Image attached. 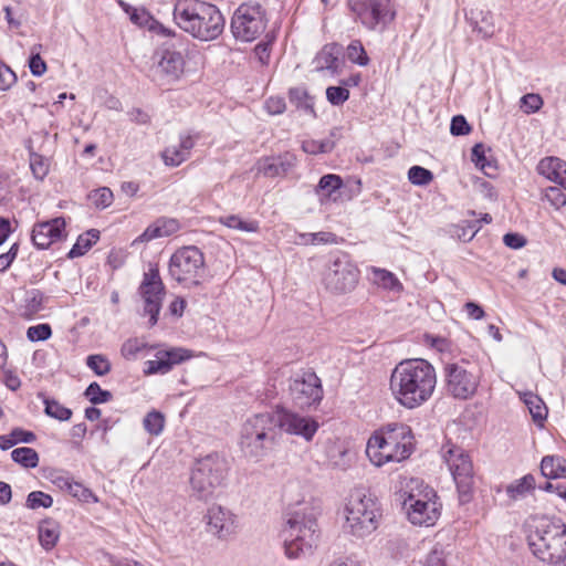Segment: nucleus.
<instances>
[{
    "label": "nucleus",
    "instance_id": "1",
    "mask_svg": "<svg viewBox=\"0 0 566 566\" xmlns=\"http://www.w3.org/2000/svg\"><path fill=\"white\" fill-rule=\"evenodd\" d=\"M437 385L434 367L421 358L400 361L392 370L389 389L395 400L407 409H415L427 402Z\"/></svg>",
    "mask_w": 566,
    "mask_h": 566
},
{
    "label": "nucleus",
    "instance_id": "2",
    "mask_svg": "<svg viewBox=\"0 0 566 566\" xmlns=\"http://www.w3.org/2000/svg\"><path fill=\"white\" fill-rule=\"evenodd\" d=\"M527 543L535 557L559 565L566 556V524L556 516H531L526 523Z\"/></svg>",
    "mask_w": 566,
    "mask_h": 566
},
{
    "label": "nucleus",
    "instance_id": "3",
    "mask_svg": "<svg viewBox=\"0 0 566 566\" xmlns=\"http://www.w3.org/2000/svg\"><path fill=\"white\" fill-rule=\"evenodd\" d=\"M174 20L181 30L200 41L217 39L226 23L214 4L200 0H178L174 7Z\"/></svg>",
    "mask_w": 566,
    "mask_h": 566
},
{
    "label": "nucleus",
    "instance_id": "4",
    "mask_svg": "<svg viewBox=\"0 0 566 566\" xmlns=\"http://www.w3.org/2000/svg\"><path fill=\"white\" fill-rule=\"evenodd\" d=\"M413 440L409 426L389 423L368 439L366 454L377 467L388 462H401L411 455Z\"/></svg>",
    "mask_w": 566,
    "mask_h": 566
},
{
    "label": "nucleus",
    "instance_id": "5",
    "mask_svg": "<svg viewBox=\"0 0 566 566\" xmlns=\"http://www.w3.org/2000/svg\"><path fill=\"white\" fill-rule=\"evenodd\" d=\"M343 531L357 538H364L378 527L379 506L377 500L364 490L350 493L344 507Z\"/></svg>",
    "mask_w": 566,
    "mask_h": 566
},
{
    "label": "nucleus",
    "instance_id": "6",
    "mask_svg": "<svg viewBox=\"0 0 566 566\" xmlns=\"http://www.w3.org/2000/svg\"><path fill=\"white\" fill-rule=\"evenodd\" d=\"M276 437L273 413H256L244 422L240 444L248 457L259 460L275 444Z\"/></svg>",
    "mask_w": 566,
    "mask_h": 566
},
{
    "label": "nucleus",
    "instance_id": "7",
    "mask_svg": "<svg viewBox=\"0 0 566 566\" xmlns=\"http://www.w3.org/2000/svg\"><path fill=\"white\" fill-rule=\"evenodd\" d=\"M408 488L409 492L401 495H407L402 505L408 520L419 526L433 525L440 515L434 490L417 479H411Z\"/></svg>",
    "mask_w": 566,
    "mask_h": 566
},
{
    "label": "nucleus",
    "instance_id": "8",
    "mask_svg": "<svg viewBox=\"0 0 566 566\" xmlns=\"http://www.w3.org/2000/svg\"><path fill=\"white\" fill-rule=\"evenodd\" d=\"M228 470L227 460L218 454L198 460L190 476L192 491L199 499H208L223 484Z\"/></svg>",
    "mask_w": 566,
    "mask_h": 566
},
{
    "label": "nucleus",
    "instance_id": "9",
    "mask_svg": "<svg viewBox=\"0 0 566 566\" xmlns=\"http://www.w3.org/2000/svg\"><path fill=\"white\" fill-rule=\"evenodd\" d=\"M170 277L185 287L198 286L205 276V256L195 245L178 249L169 260Z\"/></svg>",
    "mask_w": 566,
    "mask_h": 566
},
{
    "label": "nucleus",
    "instance_id": "10",
    "mask_svg": "<svg viewBox=\"0 0 566 566\" xmlns=\"http://www.w3.org/2000/svg\"><path fill=\"white\" fill-rule=\"evenodd\" d=\"M440 452L457 484L460 501L462 503L468 502L474 483L473 463L470 454L462 447L450 441L441 447Z\"/></svg>",
    "mask_w": 566,
    "mask_h": 566
},
{
    "label": "nucleus",
    "instance_id": "11",
    "mask_svg": "<svg viewBox=\"0 0 566 566\" xmlns=\"http://www.w3.org/2000/svg\"><path fill=\"white\" fill-rule=\"evenodd\" d=\"M355 20L369 31H384L396 18L391 0H347Z\"/></svg>",
    "mask_w": 566,
    "mask_h": 566
},
{
    "label": "nucleus",
    "instance_id": "12",
    "mask_svg": "<svg viewBox=\"0 0 566 566\" xmlns=\"http://www.w3.org/2000/svg\"><path fill=\"white\" fill-rule=\"evenodd\" d=\"M268 24L265 10L259 3H242L231 19V32L237 40L251 42L258 39Z\"/></svg>",
    "mask_w": 566,
    "mask_h": 566
},
{
    "label": "nucleus",
    "instance_id": "13",
    "mask_svg": "<svg viewBox=\"0 0 566 566\" xmlns=\"http://www.w3.org/2000/svg\"><path fill=\"white\" fill-rule=\"evenodd\" d=\"M443 376L447 392L455 399H470L480 385L479 371L465 360L447 364Z\"/></svg>",
    "mask_w": 566,
    "mask_h": 566
},
{
    "label": "nucleus",
    "instance_id": "14",
    "mask_svg": "<svg viewBox=\"0 0 566 566\" xmlns=\"http://www.w3.org/2000/svg\"><path fill=\"white\" fill-rule=\"evenodd\" d=\"M359 279V270L353 263L349 255L339 252L326 266L323 275L325 287L336 294L347 293L355 289Z\"/></svg>",
    "mask_w": 566,
    "mask_h": 566
},
{
    "label": "nucleus",
    "instance_id": "15",
    "mask_svg": "<svg viewBox=\"0 0 566 566\" xmlns=\"http://www.w3.org/2000/svg\"><path fill=\"white\" fill-rule=\"evenodd\" d=\"M290 396L300 409L318 403L323 398L321 379L311 370L295 374L290 381Z\"/></svg>",
    "mask_w": 566,
    "mask_h": 566
},
{
    "label": "nucleus",
    "instance_id": "16",
    "mask_svg": "<svg viewBox=\"0 0 566 566\" xmlns=\"http://www.w3.org/2000/svg\"><path fill=\"white\" fill-rule=\"evenodd\" d=\"M277 430L312 441L318 430V422L308 416L298 415L285 407L277 406L272 411Z\"/></svg>",
    "mask_w": 566,
    "mask_h": 566
},
{
    "label": "nucleus",
    "instance_id": "17",
    "mask_svg": "<svg viewBox=\"0 0 566 566\" xmlns=\"http://www.w3.org/2000/svg\"><path fill=\"white\" fill-rule=\"evenodd\" d=\"M139 293L144 301V313L149 315V326H154L157 324L165 295V286L158 269L151 268L144 274Z\"/></svg>",
    "mask_w": 566,
    "mask_h": 566
},
{
    "label": "nucleus",
    "instance_id": "18",
    "mask_svg": "<svg viewBox=\"0 0 566 566\" xmlns=\"http://www.w3.org/2000/svg\"><path fill=\"white\" fill-rule=\"evenodd\" d=\"M305 524L306 526L317 527V512L311 503L297 502L285 514V525L282 530L284 547L297 539L298 533L304 528L303 525Z\"/></svg>",
    "mask_w": 566,
    "mask_h": 566
},
{
    "label": "nucleus",
    "instance_id": "19",
    "mask_svg": "<svg viewBox=\"0 0 566 566\" xmlns=\"http://www.w3.org/2000/svg\"><path fill=\"white\" fill-rule=\"evenodd\" d=\"M190 357L191 354L189 350L180 347L158 350L155 355V359H150L145 363L144 373L146 375H165L169 373L175 365L181 364Z\"/></svg>",
    "mask_w": 566,
    "mask_h": 566
},
{
    "label": "nucleus",
    "instance_id": "20",
    "mask_svg": "<svg viewBox=\"0 0 566 566\" xmlns=\"http://www.w3.org/2000/svg\"><path fill=\"white\" fill-rule=\"evenodd\" d=\"M207 530L219 538H227L235 530V516L226 507L212 505L208 509Z\"/></svg>",
    "mask_w": 566,
    "mask_h": 566
},
{
    "label": "nucleus",
    "instance_id": "21",
    "mask_svg": "<svg viewBox=\"0 0 566 566\" xmlns=\"http://www.w3.org/2000/svg\"><path fill=\"white\" fill-rule=\"evenodd\" d=\"M65 221L63 218H55L50 221L38 223L32 230V241L39 249H48L52 243L65 237Z\"/></svg>",
    "mask_w": 566,
    "mask_h": 566
},
{
    "label": "nucleus",
    "instance_id": "22",
    "mask_svg": "<svg viewBox=\"0 0 566 566\" xmlns=\"http://www.w3.org/2000/svg\"><path fill=\"white\" fill-rule=\"evenodd\" d=\"M304 528L298 533L297 539L293 541L291 545L284 547L285 555L290 559H297L311 555L317 546L319 539V527H311V525H303Z\"/></svg>",
    "mask_w": 566,
    "mask_h": 566
},
{
    "label": "nucleus",
    "instance_id": "23",
    "mask_svg": "<svg viewBox=\"0 0 566 566\" xmlns=\"http://www.w3.org/2000/svg\"><path fill=\"white\" fill-rule=\"evenodd\" d=\"M185 61L180 52L163 50L156 64V75L163 82H174L184 73Z\"/></svg>",
    "mask_w": 566,
    "mask_h": 566
},
{
    "label": "nucleus",
    "instance_id": "24",
    "mask_svg": "<svg viewBox=\"0 0 566 566\" xmlns=\"http://www.w3.org/2000/svg\"><path fill=\"white\" fill-rule=\"evenodd\" d=\"M342 54L343 48L339 44L324 45L313 61L315 71H327L332 75L338 74L343 65Z\"/></svg>",
    "mask_w": 566,
    "mask_h": 566
},
{
    "label": "nucleus",
    "instance_id": "25",
    "mask_svg": "<svg viewBox=\"0 0 566 566\" xmlns=\"http://www.w3.org/2000/svg\"><path fill=\"white\" fill-rule=\"evenodd\" d=\"M343 187L344 184L340 176L327 174L321 177L318 184L314 188V193L322 206L335 203L342 199Z\"/></svg>",
    "mask_w": 566,
    "mask_h": 566
},
{
    "label": "nucleus",
    "instance_id": "26",
    "mask_svg": "<svg viewBox=\"0 0 566 566\" xmlns=\"http://www.w3.org/2000/svg\"><path fill=\"white\" fill-rule=\"evenodd\" d=\"M295 166V157L285 153L276 157H265L259 160L258 171L265 177H283Z\"/></svg>",
    "mask_w": 566,
    "mask_h": 566
},
{
    "label": "nucleus",
    "instance_id": "27",
    "mask_svg": "<svg viewBox=\"0 0 566 566\" xmlns=\"http://www.w3.org/2000/svg\"><path fill=\"white\" fill-rule=\"evenodd\" d=\"M467 19L482 39H491L496 32L494 15L490 10L471 9Z\"/></svg>",
    "mask_w": 566,
    "mask_h": 566
},
{
    "label": "nucleus",
    "instance_id": "28",
    "mask_svg": "<svg viewBox=\"0 0 566 566\" xmlns=\"http://www.w3.org/2000/svg\"><path fill=\"white\" fill-rule=\"evenodd\" d=\"M537 171L566 190V161L557 157H546L538 163Z\"/></svg>",
    "mask_w": 566,
    "mask_h": 566
},
{
    "label": "nucleus",
    "instance_id": "29",
    "mask_svg": "<svg viewBox=\"0 0 566 566\" xmlns=\"http://www.w3.org/2000/svg\"><path fill=\"white\" fill-rule=\"evenodd\" d=\"M38 532L41 546L44 549L50 551L59 541L60 525L56 521L46 518L39 524Z\"/></svg>",
    "mask_w": 566,
    "mask_h": 566
},
{
    "label": "nucleus",
    "instance_id": "30",
    "mask_svg": "<svg viewBox=\"0 0 566 566\" xmlns=\"http://www.w3.org/2000/svg\"><path fill=\"white\" fill-rule=\"evenodd\" d=\"M541 472L547 479L566 478V459L560 455H546L541 462Z\"/></svg>",
    "mask_w": 566,
    "mask_h": 566
},
{
    "label": "nucleus",
    "instance_id": "31",
    "mask_svg": "<svg viewBox=\"0 0 566 566\" xmlns=\"http://www.w3.org/2000/svg\"><path fill=\"white\" fill-rule=\"evenodd\" d=\"M536 486L535 478L532 474H526L510 483L505 491L511 501H517L526 497Z\"/></svg>",
    "mask_w": 566,
    "mask_h": 566
},
{
    "label": "nucleus",
    "instance_id": "32",
    "mask_svg": "<svg viewBox=\"0 0 566 566\" xmlns=\"http://www.w3.org/2000/svg\"><path fill=\"white\" fill-rule=\"evenodd\" d=\"M99 239V231L91 229L81 234L69 252V258L74 259L84 255Z\"/></svg>",
    "mask_w": 566,
    "mask_h": 566
},
{
    "label": "nucleus",
    "instance_id": "33",
    "mask_svg": "<svg viewBox=\"0 0 566 566\" xmlns=\"http://www.w3.org/2000/svg\"><path fill=\"white\" fill-rule=\"evenodd\" d=\"M522 399L527 406L533 420L537 423H542L547 417V408L544 401L533 392L523 394Z\"/></svg>",
    "mask_w": 566,
    "mask_h": 566
},
{
    "label": "nucleus",
    "instance_id": "34",
    "mask_svg": "<svg viewBox=\"0 0 566 566\" xmlns=\"http://www.w3.org/2000/svg\"><path fill=\"white\" fill-rule=\"evenodd\" d=\"M371 275L373 282L382 289L390 291H399L402 289V285L397 276L390 271L373 268Z\"/></svg>",
    "mask_w": 566,
    "mask_h": 566
},
{
    "label": "nucleus",
    "instance_id": "35",
    "mask_svg": "<svg viewBox=\"0 0 566 566\" xmlns=\"http://www.w3.org/2000/svg\"><path fill=\"white\" fill-rule=\"evenodd\" d=\"M219 222L230 229L242 232H256L259 222L255 220H243L237 214H227L219 217Z\"/></svg>",
    "mask_w": 566,
    "mask_h": 566
},
{
    "label": "nucleus",
    "instance_id": "36",
    "mask_svg": "<svg viewBox=\"0 0 566 566\" xmlns=\"http://www.w3.org/2000/svg\"><path fill=\"white\" fill-rule=\"evenodd\" d=\"M290 102L297 108L304 109L306 113L315 115L313 98L308 95L304 87H294L289 92Z\"/></svg>",
    "mask_w": 566,
    "mask_h": 566
},
{
    "label": "nucleus",
    "instance_id": "37",
    "mask_svg": "<svg viewBox=\"0 0 566 566\" xmlns=\"http://www.w3.org/2000/svg\"><path fill=\"white\" fill-rule=\"evenodd\" d=\"M11 458L14 462L21 464L24 468L33 469L39 464L38 452L28 447L17 448L11 452Z\"/></svg>",
    "mask_w": 566,
    "mask_h": 566
},
{
    "label": "nucleus",
    "instance_id": "38",
    "mask_svg": "<svg viewBox=\"0 0 566 566\" xmlns=\"http://www.w3.org/2000/svg\"><path fill=\"white\" fill-rule=\"evenodd\" d=\"M144 429L151 436H159L165 426L164 415L153 410L148 412L143 420Z\"/></svg>",
    "mask_w": 566,
    "mask_h": 566
},
{
    "label": "nucleus",
    "instance_id": "39",
    "mask_svg": "<svg viewBox=\"0 0 566 566\" xmlns=\"http://www.w3.org/2000/svg\"><path fill=\"white\" fill-rule=\"evenodd\" d=\"M43 402L46 416L60 421H66L72 417V410L62 406L59 401L45 398Z\"/></svg>",
    "mask_w": 566,
    "mask_h": 566
},
{
    "label": "nucleus",
    "instance_id": "40",
    "mask_svg": "<svg viewBox=\"0 0 566 566\" xmlns=\"http://www.w3.org/2000/svg\"><path fill=\"white\" fill-rule=\"evenodd\" d=\"M66 492L71 494L73 497L77 499L81 502L84 503H96L98 502V499L96 495L92 492L91 489L83 485L81 482L72 480L70 483V486L67 488Z\"/></svg>",
    "mask_w": 566,
    "mask_h": 566
},
{
    "label": "nucleus",
    "instance_id": "41",
    "mask_svg": "<svg viewBox=\"0 0 566 566\" xmlns=\"http://www.w3.org/2000/svg\"><path fill=\"white\" fill-rule=\"evenodd\" d=\"M30 168L36 179L43 180L49 174L50 163L42 155L31 151Z\"/></svg>",
    "mask_w": 566,
    "mask_h": 566
},
{
    "label": "nucleus",
    "instance_id": "42",
    "mask_svg": "<svg viewBox=\"0 0 566 566\" xmlns=\"http://www.w3.org/2000/svg\"><path fill=\"white\" fill-rule=\"evenodd\" d=\"M53 505V497L42 491H33L28 494L25 506L30 510L40 507L49 509Z\"/></svg>",
    "mask_w": 566,
    "mask_h": 566
},
{
    "label": "nucleus",
    "instance_id": "43",
    "mask_svg": "<svg viewBox=\"0 0 566 566\" xmlns=\"http://www.w3.org/2000/svg\"><path fill=\"white\" fill-rule=\"evenodd\" d=\"M41 48V44L33 45L29 57V69L34 76H42L48 69L45 61L40 55Z\"/></svg>",
    "mask_w": 566,
    "mask_h": 566
},
{
    "label": "nucleus",
    "instance_id": "44",
    "mask_svg": "<svg viewBox=\"0 0 566 566\" xmlns=\"http://www.w3.org/2000/svg\"><path fill=\"white\" fill-rule=\"evenodd\" d=\"M347 57L350 62L360 66H366L369 62V57L360 41H353L347 46Z\"/></svg>",
    "mask_w": 566,
    "mask_h": 566
},
{
    "label": "nucleus",
    "instance_id": "45",
    "mask_svg": "<svg viewBox=\"0 0 566 566\" xmlns=\"http://www.w3.org/2000/svg\"><path fill=\"white\" fill-rule=\"evenodd\" d=\"M472 160L478 167L488 176H491V170H495V167L490 160L486 159L485 148L482 144H476L472 148Z\"/></svg>",
    "mask_w": 566,
    "mask_h": 566
},
{
    "label": "nucleus",
    "instance_id": "46",
    "mask_svg": "<svg viewBox=\"0 0 566 566\" xmlns=\"http://www.w3.org/2000/svg\"><path fill=\"white\" fill-rule=\"evenodd\" d=\"M86 365L91 368L97 376H105L111 371V363L109 360L101 354L90 355L86 358Z\"/></svg>",
    "mask_w": 566,
    "mask_h": 566
},
{
    "label": "nucleus",
    "instance_id": "47",
    "mask_svg": "<svg viewBox=\"0 0 566 566\" xmlns=\"http://www.w3.org/2000/svg\"><path fill=\"white\" fill-rule=\"evenodd\" d=\"M408 179L413 185L426 186L432 181L433 174L421 166H412L408 170Z\"/></svg>",
    "mask_w": 566,
    "mask_h": 566
},
{
    "label": "nucleus",
    "instance_id": "48",
    "mask_svg": "<svg viewBox=\"0 0 566 566\" xmlns=\"http://www.w3.org/2000/svg\"><path fill=\"white\" fill-rule=\"evenodd\" d=\"M161 157H163L165 165L171 166V167H177L180 164H182L185 160H187L179 144L171 145V146L167 147L163 151Z\"/></svg>",
    "mask_w": 566,
    "mask_h": 566
},
{
    "label": "nucleus",
    "instance_id": "49",
    "mask_svg": "<svg viewBox=\"0 0 566 566\" xmlns=\"http://www.w3.org/2000/svg\"><path fill=\"white\" fill-rule=\"evenodd\" d=\"M146 347L147 344L144 340L139 338H129L123 343L120 353L125 359L132 360L135 359L137 354Z\"/></svg>",
    "mask_w": 566,
    "mask_h": 566
},
{
    "label": "nucleus",
    "instance_id": "50",
    "mask_svg": "<svg viewBox=\"0 0 566 566\" xmlns=\"http://www.w3.org/2000/svg\"><path fill=\"white\" fill-rule=\"evenodd\" d=\"M84 395L94 405L104 403L112 399V394L102 389L97 382L90 384Z\"/></svg>",
    "mask_w": 566,
    "mask_h": 566
},
{
    "label": "nucleus",
    "instance_id": "51",
    "mask_svg": "<svg viewBox=\"0 0 566 566\" xmlns=\"http://www.w3.org/2000/svg\"><path fill=\"white\" fill-rule=\"evenodd\" d=\"M326 98L332 105L339 106L349 98V91L345 86H329L326 88Z\"/></svg>",
    "mask_w": 566,
    "mask_h": 566
},
{
    "label": "nucleus",
    "instance_id": "52",
    "mask_svg": "<svg viewBox=\"0 0 566 566\" xmlns=\"http://www.w3.org/2000/svg\"><path fill=\"white\" fill-rule=\"evenodd\" d=\"M51 335L52 329L49 324L30 326L27 331V336L31 342L46 340Z\"/></svg>",
    "mask_w": 566,
    "mask_h": 566
},
{
    "label": "nucleus",
    "instance_id": "53",
    "mask_svg": "<svg viewBox=\"0 0 566 566\" xmlns=\"http://www.w3.org/2000/svg\"><path fill=\"white\" fill-rule=\"evenodd\" d=\"M543 105V99L538 94L528 93L522 96L521 107L526 114L537 112Z\"/></svg>",
    "mask_w": 566,
    "mask_h": 566
},
{
    "label": "nucleus",
    "instance_id": "54",
    "mask_svg": "<svg viewBox=\"0 0 566 566\" xmlns=\"http://www.w3.org/2000/svg\"><path fill=\"white\" fill-rule=\"evenodd\" d=\"M17 82V75L9 65L0 62V90L7 91Z\"/></svg>",
    "mask_w": 566,
    "mask_h": 566
},
{
    "label": "nucleus",
    "instance_id": "55",
    "mask_svg": "<svg viewBox=\"0 0 566 566\" xmlns=\"http://www.w3.org/2000/svg\"><path fill=\"white\" fill-rule=\"evenodd\" d=\"M25 302V313L32 315L42 308L43 294L34 290L28 294Z\"/></svg>",
    "mask_w": 566,
    "mask_h": 566
},
{
    "label": "nucleus",
    "instance_id": "56",
    "mask_svg": "<svg viewBox=\"0 0 566 566\" xmlns=\"http://www.w3.org/2000/svg\"><path fill=\"white\" fill-rule=\"evenodd\" d=\"M49 479L52 484H54L61 491H65V492H66L67 488L70 486L71 481L73 480V478L70 475V473L60 471V470H54V471L50 472Z\"/></svg>",
    "mask_w": 566,
    "mask_h": 566
},
{
    "label": "nucleus",
    "instance_id": "57",
    "mask_svg": "<svg viewBox=\"0 0 566 566\" xmlns=\"http://www.w3.org/2000/svg\"><path fill=\"white\" fill-rule=\"evenodd\" d=\"M471 130L470 125L468 124L465 117L463 115H455L450 125V133L453 136H464L469 134Z\"/></svg>",
    "mask_w": 566,
    "mask_h": 566
},
{
    "label": "nucleus",
    "instance_id": "58",
    "mask_svg": "<svg viewBox=\"0 0 566 566\" xmlns=\"http://www.w3.org/2000/svg\"><path fill=\"white\" fill-rule=\"evenodd\" d=\"M130 20L135 24L155 29V20L145 9H133V12L130 13Z\"/></svg>",
    "mask_w": 566,
    "mask_h": 566
},
{
    "label": "nucleus",
    "instance_id": "59",
    "mask_svg": "<svg viewBox=\"0 0 566 566\" xmlns=\"http://www.w3.org/2000/svg\"><path fill=\"white\" fill-rule=\"evenodd\" d=\"M547 200L557 209L566 205V195L558 187H549L546 190Z\"/></svg>",
    "mask_w": 566,
    "mask_h": 566
},
{
    "label": "nucleus",
    "instance_id": "60",
    "mask_svg": "<svg viewBox=\"0 0 566 566\" xmlns=\"http://www.w3.org/2000/svg\"><path fill=\"white\" fill-rule=\"evenodd\" d=\"M93 200L97 207L106 208L113 202V192L106 187L99 188L95 190Z\"/></svg>",
    "mask_w": 566,
    "mask_h": 566
},
{
    "label": "nucleus",
    "instance_id": "61",
    "mask_svg": "<svg viewBox=\"0 0 566 566\" xmlns=\"http://www.w3.org/2000/svg\"><path fill=\"white\" fill-rule=\"evenodd\" d=\"M286 108V104L283 97L271 96L265 102V109L271 115L282 114Z\"/></svg>",
    "mask_w": 566,
    "mask_h": 566
},
{
    "label": "nucleus",
    "instance_id": "62",
    "mask_svg": "<svg viewBox=\"0 0 566 566\" xmlns=\"http://www.w3.org/2000/svg\"><path fill=\"white\" fill-rule=\"evenodd\" d=\"M421 566H447L444 562V553L442 549L433 548L421 562Z\"/></svg>",
    "mask_w": 566,
    "mask_h": 566
},
{
    "label": "nucleus",
    "instance_id": "63",
    "mask_svg": "<svg viewBox=\"0 0 566 566\" xmlns=\"http://www.w3.org/2000/svg\"><path fill=\"white\" fill-rule=\"evenodd\" d=\"M163 237H169L179 230V222L176 219L160 218L157 220Z\"/></svg>",
    "mask_w": 566,
    "mask_h": 566
},
{
    "label": "nucleus",
    "instance_id": "64",
    "mask_svg": "<svg viewBox=\"0 0 566 566\" xmlns=\"http://www.w3.org/2000/svg\"><path fill=\"white\" fill-rule=\"evenodd\" d=\"M11 437L18 443H33L36 440V436L29 430H24L22 428H14L11 431Z\"/></svg>",
    "mask_w": 566,
    "mask_h": 566
}]
</instances>
